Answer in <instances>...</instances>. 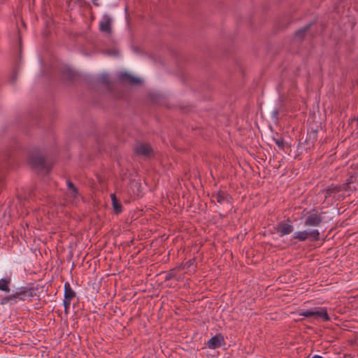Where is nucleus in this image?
Instances as JSON below:
<instances>
[{"mask_svg":"<svg viewBox=\"0 0 358 358\" xmlns=\"http://www.w3.org/2000/svg\"><path fill=\"white\" fill-rule=\"evenodd\" d=\"M36 290L37 289L34 287H20L13 293L3 296L1 299L0 304L12 306L20 301H31L33 297L36 296Z\"/></svg>","mask_w":358,"mask_h":358,"instance_id":"nucleus-1","label":"nucleus"},{"mask_svg":"<svg viewBox=\"0 0 358 358\" xmlns=\"http://www.w3.org/2000/svg\"><path fill=\"white\" fill-rule=\"evenodd\" d=\"M325 201H342L350 196L349 189H345L342 185H331L323 191Z\"/></svg>","mask_w":358,"mask_h":358,"instance_id":"nucleus-2","label":"nucleus"},{"mask_svg":"<svg viewBox=\"0 0 358 358\" xmlns=\"http://www.w3.org/2000/svg\"><path fill=\"white\" fill-rule=\"evenodd\" d=\"M29 164L34 169L45 170L48 174L52 169V165L48 164L45 157L39 153L30 154L29 156Z\"/></svg>","mask_w":358,"mask_h":358,"instance_id":"nucleus-3","label":"nucleus"},{"mask_svg":"<svg viewBox=\"0 0 358 358\" xmlns=\"http://www.w3.org/2000/svg\"><path fill=\"white\" fill-rule=\"evenodd\" d=\"M300 315L305 317H313L315 319H321L324 322L330 320L327 308H318L315 310H307L300 313Z\"/></svg>","mask_w":358,"mask_h":358,"instance_id":"nucleus-4","label":"nucleus"},{"mask_svg":"<svg viewBox=\"0 0 358 358\" xmlns=\"http://www.w3.org/2000/svg\"><path fill=\"white\" fill-rule=\"evenodd\" d=\"M322 222V217L316 210L310 211L306 217L304 224L306 227H318Z\"/></svg>","mask_w":358,"mask_h":358,"instance_id":"nucleus-5","label":"nucleus"},{"mask_svg":"<svg viewBox=\"0 0 358 358\" xmlns=\"http://www.w3.org/2000/svg\"><path fill=\"white\" fill-rule=\"evenodd\" d=\"M76 297V292L72 289L71 285L69 282L64 284V298L63 304L64 306L65 313H68L69 309L71 303V301Z\"/></svg>","mask_w":358,"mask_h":358,"instance_id":"nucleus-6","label":"nucleus"},{"mask_svg":"<svg viewBox=\"0 0 358 358\" xmlns=\"http://www.w3.org/2000/svg\"><path fill=\"white\" fill-rule=\"evenodd\" d=\"M275 231L280 237L291 234L294 231V227L290 220L279 222L275 227Z\"/></svg>","mask_w":358,"mask_h":358,"instance_id":"nucleus-7","label":"nucleus"},{"mask_svg":"<svg viewBox=\"0 0 358 358\" xmlns=\"http://www.w3.org/2000/svg\"><path fill=\"white\" fill-rule=\"evenodd\" d=\"M118 80L122 83H127L131 85H138L141 83L140 78L134 77L128 72H120L118 74Z\"/></svg>","mask_w":358,"mask_h":358,"instance_id":"nucleus-8","label":"nucleus"},{"mask_svg":"<svg viewBox=\"0 0 358 358\" xmlns=\"http://www.w3.org/2000/svg\"><path fill=\"white\" fill-rule=\"evenodd\" d=\"M134 150L138 156L150 157L153 153V149L148 143H139L135 147Z\"/></svg>","mask_w":358,"mask_h":358,"instance_id":"nucleus-9","label":"nucleus"},{"mask_svg":"<svg viewBox=\"0 0 358 358\" xmlns=\"http://www.w3.org/2000/svg\"><path fill=\"white\" fill-rule=\"evenodd\" d=\"M224 344V336L221 334H217L215 336H213L206 343L207 347L210 349H213V350L221 347Z\"/></svg>","mask_w":358,"mask_h":358,"instance_id":"nucleus-10","label":"nucleus"},{"mask_svg":"<svg viewBox=\"0 0 358 358\" xmlns=\"http://www.w3.org/2000/svg\"><path fill=\"white\" fill-rule=\"evenodd\" d=\"M349 177L346 182L342 185L345 189H349L350 194L355 189V187H352L351 185L355 183L358 177V171L354 170L352 172H349Z\"/></svg>","mask_w":358,"mask_h":358,"instance_id":"nucleus-11","label":"nucleus"},{"mask_svg":"<svg viewBox=\"0 0 358 358\" xmlns=\"http://www.w3.org/2000/svg\"><path fill=\"white\" fill-rule=\"evenodd\" d=\"M111 21L110 17L105 15L99 22V30L107 34L111 33Z\"/></svg>","mask_w":358,"mask_h":358,"instance_id":"nucleus-12","label":"nucleus"},{"mask_svg":"<svg viewBox=\"0 0 358 358\" xmlns=\"http://www.w3.org/2000/svg\"><path fill=\"white\" fill-rule=\"evenodd\" d=\"M11 284V278L10 276H6L5 278L0 279V291H2L6 293H9L10 292V285Z\"/></svg>","mask_w":358,"mask_h":358,"instance_id":"nucleus-13","label":"nucleus"},{"mask_svg":"<svg viewBox=\"0 0 358 358\" xmlns=\"http://www.w3.org/2000/svg\"><path fill=\"white\" fill-rule=\"evenodd\" d=\"M213 196L217 199V201H229L231 199L230 195L223 190L218 191L215 194H213Z\"/></svg>","mask_w":358,"mask_h":358,"instance_id":"nucleus-14","label":"nucleus"},{"mask_svg":"<svg viewBox=\"0 0 358 358\" xmlns=\"http://www.w3.org/2000/svg\"><path fill=\"white\" fill-rule=\"evenodd\" d=\"M62 73L63 77L69 81L74 80L77 76V73L69 68L64 69Z\"/></svg>","mask_w":358,"mask_h":358,"instance_id":"nucleus-15","label":"nucleus"},{"mask_svg":"<svg viewBox=\"0 0 358 358\" xmlns=\"http://www.w3.org/2000/svg\"><path fill=\"white\" fill-rule=\"evenodd\" d=\"M99 81L108 88V92L110 95L114 96V92L110 87V80L108 74L103 73L99 78Z\"/></svg>","mask_w":358,"mask_h":358,"instance_id":"nucleus-16","label":"nucleus"},{"mask_svg":"<svg viewBox=\"0 0 358 358\" xmlns=\"http://www.w3.org/2000/svg\"><path fill=\"white\" fill-rule=\"evenodd\" d=\"M313 24V23H309L308 24L306 25L305 27L298 29L295 32V37L300 40H302L304 38L307 31L310 29V28L311 27Z\"/></svg>","mask_w":358,"mask_h":358,"instance_id":"nucleus-17","label":"nucleus"},{"mask_svg":"<svg viewBox=\"0 0 358 358\" xmlns=\"http://www.w3.org/2000/svg\"><path fill=\"white\" fill-rule=\"evenodd\" d=\"M293 238L297 239L299 241H305L308 238V234L307 231H296L294 234Z\"/></svg>","mask_w":358,"mask_h":358,"instance_id":"nucleus-18","label":"nucleus"},{"mask_svg":"<svg viewBox=\"0 0 358 358\" xmlns=\"http://www.w3.org/2000/svg\"><path fill=\"white\" fill-rule=\"evenodd\" d=\"M68 191L70 192L71 196L75 198L78 194V189L73 185V183L69 180L67 181Z\"/></svg>","mask_w":358,"mask_h":358,"instance_id":"nucleus-19","label":"nucleus"},{"mask_svg":"<svg viewBox=\"0 0 358 358\" xmlns=\"http://www.w3.org/2000/svg\"><path fill=\"white\" fill-rule=\"evenodd\" d=\"M176 276V268H173L169 270L166 273V275L164 278L165 281H169Z\"/></svg>","mask_w":358,"mask_h":358,"instance_id":"nucleus-20","label":"nucleus"},{"mask_svg":"<svg viewBox=\"0 0 358 358\" xmlns=\"http://www.w3.org/2000/svg\"><path fill=\"white\" fill-rule=\"evenodd\" d=\"M308 237L312 238V239L315 241H317L320 239V232L317 229H313L312 231H308Z\"/></svg>","mask_w":358,"mask_h":358,"instance_id":"nucleus-21","label":"nucleus"},{"mask_svg":"<svg viewBox=\"0 0 358 358\" xmlns=\"http://www.w3.org/2000/svg\"><path fill=\"white\" fill-rule=\"evenodd\" d=\"M273 141L275 142V143L278 145V147L280 149V150H284L285 148V141H284V139L282 138H273Z\"/></svg>","mask_w":358,"mask_h":358,"instance_id":"nucleus-22","label":"nucleus"},{"mask_svg":"<svg viewBox=\"0 0 358 358\" xmlns=\"http://www.w3.org/2000/svg\"><path fill=\"white\" fill-rule=\"evenodd\" d=\"M113 210L116 214H120L122 211L121 203H112Z\"/></svg>","mask_w":358,"mask_h":358,"instance_id":"nucleus-23","label":"nucleus"},{"mask_svg":"<svg viewBox=\"0 0 358 358\" xmlns=\"http://www.w3.org/2000/svg\"><path fill=\"white\" fill-rule=\"evenodd\" d=\"M17 70H16V69H15V71H14V72L13 73V74H12V76H11V77H10V83H13H13H15V81H16V79H17Z\"/></svg>","mask_w":358,"mask_h":358,"instance_id":"nucleus-24","label":"nucleus"},{"mask_svg":"<svg viewBox=\"0 0 358 358\" xmlns=\"http://www.w3.org/2000/svg\"><path fill=\"white\" fill-rule=\"evenodd\" d=\"M110 197H111V201H119L117 199V197L115 196V194H110Z\"/></svg>","mask_w":358,"mask_h":358,"instance_id":"nucleus-25","label":"nucleus"},{"mask_svg":"<svg viewBox=\"0 0 358 358\" xmlns=\"http://www.w3.org/2000/svg\"><path fill=\"white\" fill-rule=\"evenodd\" d=\"M273 116L277 117V116L278 115V110H274L273 111Z\"/></svg>","mask_w":358,"mask_h":358,"instance_id":"nucleus-26","label":"nucleus"},{"mask_svg":"<svg viewBox=\"0 0 358 358\" xmlns=\"http://www.w3.org/2000/svg\"><path fill=\"white\" fill-rule=\"evenodd\" d=\"M312 358H323V357L322 356H320V355H315Z\"/></svg>","mask_w":358,"mask_h":358,"instance_id":"nucleus-27","label":"nucleus"},{"mask_svg":"<svg viewBox=\"0 0 358 358\" xmlns=\"http://www.w3.org/2000/svg\"><path fill=\"white\" fill-rule=\"evenodd\" d=\"M122 96V94H120V95H118V96H117L116 98H117V99H120V98H121Z\"/></svg>","mask_w":358,"mask_h":358,"instance_id":"nucleus-28","label":"nucleus"},{"mask_svg":"<svg viewBox=\"0 0 358 358\" xmlns=\"http://www.w3.org/2000/svg\"><path fill=\"white\" fill-rule=\"evenodd\" d=\"M357 120H358V118H357Z\"/></svg>","mask_w":358,"mask_h":358,"instance_id":"nucleus-29","label":"nucleus"}]
</instances>
